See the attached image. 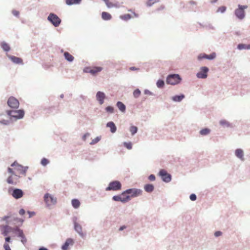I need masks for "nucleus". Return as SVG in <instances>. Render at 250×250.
I'll list each match as a JSON object with an SVG mask.
<instances>
[{
  "instance_id": "nucleus-13",
  "label": "nucleus",
  "mask_w": 250,
  "mask_h": 250,
  "mask_svg": "<svg viewBox=\"0 0 250 250\" xmlns=\"http://www.w3.org/2000/svg\"><path fill=\"white\" fill-rule=\"evenodd\" d=\"M159 175L161 176L163 180L165 182H169L171 179V175L167 173L164 169H162L160 171Z\"/></svg>"
},
{
  "instance_id": "nucleus-14",
  "label": "nucleus",
  "mask_w": 250,
  "mask_h": 250,
  "mask_svg": "<svg viewBox=\"0 0 250 250\" xmlns=\"http://www.w3.org/2000/svg\"><path fill=\"white\" fill-rule=\"evenodd\" d=\"M105 98V94L101 91H99L96 94V99L99 102L100 104L102 105L104 103V100Z\"/></svg>"
},
{
  "instance_id": "nucleus-4",
  "label": "nucleus",
  "mask_w": 250,
  "mask_h": 250,
  "mask_svg": "<svg viewBox=\"0 0 250 250\" xmlns=\"http://www.w3.org/2000/svg\"><path fill=\"white\" fill-rule=\"evenodd\" d=\"M238 7L235 10V15L240 20H242L245 18V9L248 8L247 5H238Z\"/></svg>"
},
{
  "instance_id": "nucleus-46",
  "label": "nucleus",
  "mask_w": 250,
  "mask_h": 250,
  "mask_svg": "<svg viewBox=\"0 0 250 250\" xmlns=\"http://www.w3.org/2000/svg\"><path fill=\"white\" fill-rule=\"evenodd\" d=\"M49 163V161L46 158H43L41 161V164L42 166H46Z\"/></svg>"
},
{
  "instance_id": "nucleus-35",
  "label": "nucleus",
  "mask_w": 250,
  "mask_h": 250,
  "mask_svg": "<svg viewBox=\"0 0 250 250\" xmlns=\"http://www.w3.org/2000/svg\"><path fill=\"white\" fill-rule=\"evenodd\" d=\"M132 18V16L129 14H124L120 16V18L123 20L127 21Z\"/></svg>"
},
{
  "instance_id": "nucleus-30",
  "label": "nucleus",
  "mask_w": 250,
  "mask_h": 250,
  "mask_svg": "<svg viewBox=\"0 0 250 250\" xmlns=\"http://www.w3.org/2000/svg\"><path fill=\"white\" fill-rule=\"evenodd\" d=\"M82 0H65L66 4L71 5L72 4H77L80 3Z\"/></svg>"
},
{
  "instance_id": "nucleus-29",
  "label": "nucleus",
  "mask_w": 250,
  "mask_h": 250,
  "mask_svg": "<svg viewBox=\"0 0 250 250\" xmlns=\"http://www.w3.org/2000/svg\"><path fill=\"white\" fill-rule=\"evenodd\" d=\"M65 59L69 62H72L74 60V57L68 52H65L64 53Z\"/></svg>"
},
{
  "instance_id": "nucleus-22",
  "label": "nucleus",
  "mask_w": 250,
  "mask_h": 250,
  "mask_svg": "<svg viewBox=\"0 0 250 250\" xmlns=\"http://www.w3.org/2000/svg\"><path fill=\"white\" fill-rule=\"evenodd\" d=\"M75 230L82 236H84V234L83 232L82 231V228L81 226L78 224V223H75Z\"/></svg>"
},
{
  "instance_id": "nucleus-5",
  "label": "nucleus",
  "mask_w": 250,
  "mask_h": 250,
  "mask_svg": "<svg viewBox=\"0 0 250 250\" xmlns=\"http://www.w3.org/2000/svg\"><path fill=\"white\" fill-rule=\"evenodd\" d=\"M11 175L9 176L7 179V182L9 184L16 185L20 182L21 176L15 174L14 172H9Z\"/></svg>"
},
{
  "instance_id": "nucleus-61",
  "label": "nucleus",
  "mask_w": 250,
  "mask_h": 250,
  "mask_svg": "<svg viewBox=\"0 0 250 250\" xmlns=\"http://www.w3.org/2000/svg\"><path fill=\"white\" fill-rule=\"evenodd\" d=\"M88 135H89V134H88V133H86V134H84V135H83V140H84V141H85V139H86V136H88Z\"/></svg>"
},
{
  "instance_id": "nucleus-63",
  "label": "nucleus",
  "mask_w": 250,
  "mask_h": 250,
  "mask_svg": "<svg viewBox=\"0 0 250 250\" xmlns=\"http://www.w3.org/2000/svg\"><path fill=\"white\" fill-rule=\"evenodd\" d=\"M145 93L146 94H149V93H150V92L148 90H146L145 91Z\"/></svg>"
},
{
  "instance_id": "nucleus-48",
  "label": "nucleus",
  "mask_w": 250,
  "mask_h": 250,
  "mask_svg": "<svg viewBox=\"0 0 250 250\" xmlns=\"http://www.w3.org/2000/svg\"><path fill=\"white\" fill-rule=\"evenodd\" d=\"M189 198L191 201H195L196 199V196L194 194H192L190 195Z\"/></svg>"
},
{
  "instance_id": "nucleus-24",
  "label": "nucleus",
  "mask_w": 250,
  "mask_h": 250,
  "mask_svg": "<svg viewBox=\"0 0 250 250\" xmlns=\"http://www.w3.org/2000/svg\"><path fill=\"white\" fill-rule=\"evenodd\" d=\"M106 125L110 128V131L112 133H114L116 131V127L113 122H109Z\"/></svg>"
},
{
  "instance_id": "nucleus-6",
  "label": "nucleus",
  "mask_w": 250,
  "mask_h": 250,
  "mask_svg": "<svg viewBox=\"0 0 250 250\" xmlns=\"http://www.w3.org/2000/svg\"><path fill=\"white\" fill-rule=\"evenodd\" d=\"M122 185L118 181H114L109 184L108 187L106 188V191L109 190H119L121 189Z\"/></svg>"
},
{
  "instance_id": "nucleus-37",
  "label": "nucleus",
  "mask_w": 250,
  "mask_h": 250,
  "mask_svg": "<svg viewBox=\"0 0 250 250\" xmlns=\"http://www.w3.org/2000/svg\"><path fill=\"white\" fill-rule=\"evenodd\" d=\"M112 199H113V200L114 201H120V202H121L122 203H123V202H124L125 201L124 199L122 200L121 194L119 195L114 196L113 197Z\"/></svg>"
},
{
  "instance_id": "nucleus-1",
  "label": "nucleus",
  "mask_w": 250,
  "mask_h": 250,
  "mask_svg": "<svg viewBox=\"0 0 250 250\" xmlns=\"http://www.w3.org/2000/svg\"><path fill=\"white\" fill-rule=\"evenodd\" d=\"M11 168L9 167L8 171L9 172H14L15 174L21 175L25 176L27 171V167H23V166L19 165L17 162H15L11 165Z\"/></svg>"
},
{
  "instance_id": "nucleus-43",
  "label": "nucleus",
  "mask_w": 250,
  "mask_h": 250,
  "mask_svg": "<svg viewBox=\"0 0 250 250\" xmlns=\"http://www.w3.org/2000/svg\"><path fill=\"white\" fill-rule=\"evenodd\" d=\"M101 140L100 137H97L94 139L92 140L91 142L90 143V145H94L96 143H97L100 140Z\"/></svg>"
},
{
  "instance_id": "nucleus-3",
  "label": "nucleus",
  "mask_w": 250,
  "mask_h": 250,
  "mask_svg": "<svg viewBox=\"0 0 250 250\" xmlns=\"http://www.w3.org/2000/svg\"><path fill=\"white\" fill-rule=\"evenodd\" d=\"M181 79L178 74H172L167 76V83L168 84L175 85L178 84L181 81Z\"/></svg>"
},
{
  "instance_id": "nucleus-15",
  "label": "nucleus",
  "mask_w": 250,
  "mask_h": 250,
  "mask_svg": "<svg viewBox=\"0 0 250 250\" xmlns=\"http://www.w3.org/2000/svg\"><path fill=\"white\" fill-rule=\"evenodd\" d=\"M216 57L215 53H212L210 55H207L205 54H201L199 55L198 57V60H201L203 59H207L208 60H212L214 59Z\"/></svg>"
},
{
  "instance_id": "nucleus-55",
  "label": "nucleus",
  "mask_w": 250,
  "mask_h": 250,
  "mask_svg": "<svg viewBox=\"0 0 250 250\" xmlns=\"http://www.w3.org/2000/svg\"><path fill=\"white\" fill-rule=\"evenodd\" d=\"M19 213L21 215H23L25 213V210L23 209H21L19 211Z\"/></svg>"
},
{
  "instance_id": "nucleus-56",
  "label": "nucleus",
  "mask_w": 250,
  "mask_h": 250,
  "mask_svg": "<svg viewBox=\"0 0 250 250\" xmlns=\"http://www.w3.org/2000/svg\"><path fill=\"white\" fill-rule=\"evenodd\" d=\"M10 216H4L3 217V218H1V221H7V220L10 217Z\"/></svg>"
},
{
  "instance_id": "nucleus-2",
  "label": "nucleus",
  "mask_w": 250,
  "mask_h": 250,
  "mask_svg": "<svg viewBox=\"0 0 250 250\" xmlns=\"http://www.w3.org/2000/svg\"><path fill=\"white\" fill-rule=\"evenodd\" d=\"M7 114L11 117L15 118L17 119H21L24 115V111L23 110L20 109L17 110H7Z\"/></svg>"
},
{
  "instance_id": "nucleus-33",
  "label": "nucleus",
  "mask_w": 250,
  "mask_h": 250,
  "mask_svg": "<svg viewBox=\"0 0 250 250\" xmlns=\"http://www.w3.org/2000/svg\"><path fill=\"white\" fill-rule=\"evenodd\" d=\"M1 46L3 50L5 51H8L10 49V47L8 43L5 42H2L1 43Z\"/></svg>"
},
{
  "instance_id": "nucleus-19",
  "label": "nucleus",
  "mask_w": 250,
  "mask_h": 250,
  "mask_svg": "<svg viewBox=\"0 0 250 250\" xmlns=\"http://www.w3.org/2000/svg\"><path fill=\"white\" fill-rule=\"evenodd\" d=\"M9 58L14 63L16 64H23L22 60L19 57L14 56H9Z\"/></svg>"
},
{
  "instance_id": "nucleus-60",
  "label": "nucleus",
  "mask_w": 250,
  "mask_h": 250,
  "mask_svg": "<svg viewBox=\"0 0 250 250\" xmlns=\"http://www.w3.org/2000/svg\"><path fill=\"white\" fill-rule=\"evenodd\" d=\"M165 8L164 6L162 5L160 6V7L158 9V10H163Z\"/></svg>"
},
{
  "instance_id": "nucleus-59",
  "label": "nucleus",
  "mask_w": 250,
  "mask_h": 250,
  "mask_svg": "<svg viewBox=\"0 0 250 250\" xmlns=\"http://www.w3.org/2000/svg\"><path fill=\"white\" fill-rule=\"evenodd\" d=\"M126 228V227L125 226H122L119 229V230L121 231V230H123L124 229H125Z\"/></svg>"
},
{
  "instance_id": "nucleus-42",
  "label": "nucleus",
  "mask_w": 250,
  "mask_h": 250,
  "mask_svg": "<svg viewBox=\"0 0 250 250\" xmlns=\"http://www.w3.org/2000/svg\"><path fill=\"white\" fill-rule=\"evenodd\" d=\"M124 145L128 149H131L132 148V143L131 142H125Z\"/></svg>"
},
{
  "instance_id": "nucleus-12",
  "label": "nucleus",
  "mask_w": 250,
  "mask_h": 250,
  "mask_svg": "<svg viewBox=\"0 0 250 250\" xmlns=\"http://www.w3.org/2000/svg\"><path fill=\"white\" fill-rule=\"evenodd\" d=\"M44 201L48 206L54 205L56 203V199L48 193L45 194L44 196Z\"/></svg>"
},
{
  "instance_id": "nucleus-62",
  "label": "nucleus",
  "mask_w": 250,
  "mask_h": 250,
  "mask_svg": "<svg viewBox=\"0 0 250 250\" xmlns=\"http://www.w3.org/2000/svg\"><path fill=\"white\" fill-rule=\"evenodd\" d=\"M8 121H6L5 122V121H1V123L3 124H5V125H7L8 124Z\"/></svg>"
},
{
  "instance_id": "nucleus-10",
  "label": "nucleus",
  "mask_w": 250,
  "mask_h": 250,
  "mask_svg": "<svg viewBox=\"0 0 250 250\" xmlns=\"http://www.w3.org/2000/svg\"><path fill=\"white\" fill-rule=\"evenodd\" d=\"M103 68L101 67H86L84 69V71L86 73H89L93 75H96L98 73L101 71Z\"/></svg>"
},
{
  "instance_id": "nucleus-34",
  "label": "nucleus",
  "mask_w": 250,
  "mask_h": 250,
  "mask_svg": "<svg viewBox=\"0 0 250 250\" xmlns=\"http://www.w3.org/2000/svg\"><path fill=\"white\" fill-rule=\"evenodd\" d=\"M210 132V130L209 129L205 128L200 130V134L202 136H204L208 134Z\"/></svg>"
},
{
  "instance_id": "nucleus-16",
  "label": "nucleus",
  "mask_w": 250,
  "mask_h": 250,
  "mask_svg": "<svg viewBox=\"0 0 250 250\" xmlns=\"http://www.w3.org/2000/svg\"><path fill=\"white\" fill-rule=\"evenodd\" d=\"M23 192L22 190L20 189H15L13 190L12 193V196L16 199H19L22 197Z\"/></svg>"
},
{
  "instance_id": "nucleus-54",
  "label": "nucleus",
  "mask_w": 250,
  "mask_h": 250,
  "mask_svg": "<svg viewBox=\"0 0 250 250\" xmlns=\"http://www.w3.org/2000/svg\"><path fill=\"white\" fill-rule=\"evenodd\" d=\"M129 69L130 70V71H134V70H138L139 69L138 68H136L135 67H134V66H132V67H130Z\"/></svg>"
},
{
  "instance_id": "nucleus-40",
  "label": "nucleus",
  "mask_w": 250,
  "mask_h": 250,
  "mask_svg": "<svg viewBox=\"0 0 250 250\" xmlns=\"http://www.w3.org/2000/svg\"><path fill=\"white\" fill-rule=\"evenodd\" d=\"M164 85V82L163 80H159L157 82V86L159 88H161Z\"/></svg>"
},
{
  "instance_id": "nucleus-26",
  "label": "nucleus",
  "mask_w": 250,
  "mask_h": 250,
  "mask_svg": "<svg viewBox=\"0 0 250 250\" xmlns=\"http://www.w3.org/2000/svg\"><path fill=\"white\" fill-rule=\"evenodd\" d=\"M117 106L119 109V110L122 112H125V105L122 103L121 102H118L117 103Z\"/></svg>"
},
{
  "instance_id": "nucleus-58",
  "label": "nucleus",
  "mask_w": 250,
  "mask_h": 250,
  "mask_svg": "<svg viewBox=\"0 0 250 250\" xmlns=\"http://www.w3.org/2000/svg\"><path fill=\"white\" fill-rule=\"evenodd\" d=\"M5 239L6 242H9L10 241L11 238H10V237L8 236V237H6Z\"/></svg>"
},
{
  "instance_id": "nucleus-64",
  "label": "nucleus",
  "mask_w": 250,
  "mask_h": 250,
  "mask_svg": "<svg viewBox=\"0 0 250 250\" xmlns=\"http://www.w3.org/2000/svg\"><path fill=\"white\" fill-rule=\"evenodd\" d=\"M39 250H48L45 248H41Z\"/></svg>"
},
{
  "instance_id": "nucleus-28",
  "label": "nucleus",
  "mask_w": 250,
  "mask_h": 250,
  "mask_svg": "<svg viewBox=\"0 0 250 250\" xmlns=\"http://www.w3.org/2000/svg\"><path fill=\"white\" fill-rule=\"evenodd\" d=\"M237 48L239 50L250 49V44L240 43L238 45Z\"/></svg>"
},
{
  "instance_id": "nucleus-47",
  "label": "nucleus",
  "mask_w": 250,
  "mask_h": 250,
  "mask_svg": "<svg viewBox=\"0 0 250 250\" xmlns=\"http://www.w3.org/2000/svg\"><path fill=\"white\" fill-rule=\"evenodd\" d=\"M220 125H226V126H229V123L225 120H221L220 121Z\"/></svg>"
},
{
  "instance_id": "nucleus-7",
  "label": "nucleus",
  "mask_w": 250,
  "mask_h": 250,
  "mask_svg": "<svg viewBox=\"0 0 250 250\" xmlns=\"http://www.w3.org/2000/svg\"><path fill=\"white\" fill-rule=\"evenodd\" d=\"M47 19L55 27L59 26L61 22V20L58 17V16L53 13L49 14Z\"/></svg>"
},
{
  "instance_id": "nucleus-8",
  "label": "nucleus",
  "mask_w": 250,
  "mask_h": 250,
  "mask_svg": "<svg viewBox=\"0 0 250 250\" xmlns=\"http://www.w3.org/2000/svg\"><path fill=\"white\" fill-rule=\"evenodd\" d=\"M125 192L127 193L128 195H129L131 199V198L141 195L142 193V191L140 189L130 188L126 190Z\"/></svg>"
},
{
  "instance_id": "nucleus-36",
  "label": "nucleus",
  "mask_w": 250,
  "mask_h": 250,
  "mask_svg": "<svg viewBox=\"0 0 250 250\" xmlns=\"http://www.w3.org/2000/svg\"><path fill=\"white\" fill-rule=\"evenodd\" d=\"M13 230L18 232V235L19 237H21L24 235L23 231L21 229H19L18 227L13 229Z\"/></svg>"
},
{
  "instance_id": "nucleus-50",
  "label": "nucleus",
  "mask_w": 250,
  "mask_h": 250,
  "mask_svg": "<svg viewBox=\"0 0 250 250\" xmlns=\"http://www.w3.org/2000/svg\"><path fill=\"white\" fill-rule=\"evenodd\" d=\"M148 179L151 181H154L155 180V175L153 174H151L149 176Z\"/></svg>"
},
{
  "instance_id": "nucleus-39",
  "label": "nucleus",
  "mask_w": 250,
  "mask_h": 250,
  "mask_svg": "<svg viewBox=\"0 0 250 250\" xmlns=\"http://www.w3.org/2000/svg\"><path fill=\"white\" fill-rule=\"evenodd\" d=\"M140 94H141V91L138 89L135 90L133 92V96L135 98L139 97L140 96Z\"/></svg>"
},
{
  "instance_id": "nucleus-53",
  "label": "nucleus",
  "mask_w": 250,
  "mask_h": 250,
  "mask_svg": "<svg viewBox=\"0 0 250 250\" xmlns=\"http://www.w3.org/2000/svg\"><path fill=\"white\" fill-rule=\"evenodd\" d=\"M12 13L14 15L18 16L19 15V12L17 10H13Z\"/></svg>"
},
{
  "instance_id": "nucleus-45",
  "label": "nucleus",
  "mask_w": 250,
  "mask_h": 250,
  "mask_svg": "<svg viewBox=\"0 0 250 250\" xmlns=\"http://www.w3.org/2000/svg\"><path fill=\"white\" fill-rule=\"evenodd\" d=\"M226 7L224 6H220L217 9V12L224 13L226 10Z\"/></svg>"
},
{
  "instance_id": "nucleus-38",
  "label": "nucleus",
  "mask_w": 250,
  "mask_h": 250,
  "mask_svg": "<svg viewBox=\"0 0 250 250\" xmlns=\"http://www.w3.org/2000/svg\"><path fill=\"white\" fill-rule=\"evenodd\" d=\"M138 130V128L136 126H131L130 128V131L131 132L132 135L135 134Z\"/></svg>"
},
{
  "instance_id": "nucleus-51",
  "label": "nucleus",
  "mask_w": 250,
  "mask_h": 250,
  "mask_svg": "<svg viewBox=\"0 0 250 250\" xmlns=\"http://www.w3.org/2000/svg\"><path fill=\"white\" fill-rule=\"evenodd\" d=\"M5 250H11L9 245L7 243H5L3 245Z\"/></svg>"
},
{
  "instance_id": "nucleus-57",
  "label": "nucleus",
  "mask_w": 250,
  "mask_h": 250,
  "mask_svg": "<svg viewBox=\"0 0 250 250\" xmlns=\"http://www.w3.org/2000/svg\"><path fill=\"white\" fill-rule=\"evenodd\" d=\"M189 3L192 5H195L196 4V2L192 0L190 1Z\"/></svg>"
},
{
  "instance_id": "nucleus-52",
  "label": "nucleus",
  "mask_w": 250,
  "mask_h": 250,
  "mask_svg": "<svg viewBox=\"0 0 250 250\" xmlns=\"http://www.w3.org/2000/svg\"><path fill=\"white\" fill-rule=\"evenodd\" d=\"M214 235L216 237H218L222 235V232L220 231H218L215 232Z\"/></svg>"
},
{
  "instance_id": "nucleus-18",
  "label": "nucleus",
  "mask_w": 250,
  "mask_h": 250,
  "mask_svg": "<svg viewBox=\"0 0 250 250\" xmlns=\"http://www.w3.org/2000/svg\"><path fill=\"white\" fill-rule=\"evenodd\" d=\"M0 228H1V231H2V234L4 236H7L8 234V233L10 231V230L12 229V228L10 227H9L7 225H3L1 226Z\"/></svg>"
},
{
  "instance_id": "nucleus-23",
  "label": "nucleus",
  "mask_w": 250,
  "mask_h": 250,
  "mask_svg": "<svg viewBox=\"0 0 250 250\" xmlns=\"http://www.w3.org/2000/svg\"><path fill=\"white\" fill-rule=\"evenodd\" d=\"M121 195L122 200L124 199V200H125L124 202H123V203L127 202L130 200V197L129 195H128L127 193L125 192V191L123 192Z\"/></svg>"
},
{
  "instance_id": "nucleus-44",
  "label": "nucleus",
  "mask_w": 250,
  "mask_h": 250,
  "mask_svg": "<svg viewBox=\"0 0 250 250\" xmlns=\"http://www.w3.org/2000/svg\"><path fill=\"white\" fill-rule=\"evenodd\" d=\"M158 0H148L146 2V4L148 6H150L154 3L158 2Z\"/></svg>"
},
{
  "instance_id": "nucleus-20",
  "label": "nucleus",
  "mask_w": 250,
  "mask_h": 250,
  "mask_svg": "<svg viewBox=\"0 0 250 250\" xmlns=\"http://www.w3.org/2000/svg\"><path fill=\"white\" fill-rule=\"evenodd\" d=\"M235 155L242 161L244 160L243 151L241 149H237L235 152Z\"/></svg>"
},
{
  "instance_id": "nucleus-17",
  "label": "nucleus",
  "mask_w": 250,
  "mask_h": 250,
  "mask_svg": "<svg viewBox=\"0 0 250 250\" xmlns=\"http://www.w3.org/2000/svg\"><path fill=\"white\" fill-rule=\"evenodd\" d=\"M74 241L71 238H68L66 239L65 243L62 246V250H67L69 246L73 245Z\"/></svg>"
},
{
  "instance_id": "nucleus-31",
  "label": "nucleus",
  "mask_w": 250,
  "mask_h": 250,
  "mask_svg": "<svg viewBox=\"0 0 250 250\" xmlns=\"http://www.w3.org/2000/svg\"><path fill=\"white\" fill-rule=\"evenodd\" d=\"M185 98V96L183 94H181L179 96H175L172 97L173 101L175 102H180Z\"/></svg>"
},
{
  "instance_id": "nucleus-41",
  "label": "nucleus",
  "mask_w": 250,
  "mask_h": 250,
  "mask_svg": "<svg viewBox=\"0 0 250 250\" xmlns=\"http://www.w3.org/2000/svg\"><path fill=\"white\" fill-rule=\"evenodd\" d=\"M105 111L107 112L112 113L114 112V108L111 106H108L105 108Z\"/></svg>"
},
{
  "instance_id": "nucleus-27",
  "label": "nucleus",
  "mask_w": 250,
  "mask_h": 250,
  "mask_svg": "<svg viewBox=\"0 0 250 250\" xmlns=\"http://www.w3.org/2000/svg\"><path fill=\"white\" fill-rule=\"evenodd\" d=\"M144 189L147 192H151L154 189V186L152 184H147L144 186Z\"/></svg>"
},
{
  "instance_id": "nucleus-9",
  "label": "nucleus",
  "mask_w": 250,
  "mask_h": 250,
  "mask_svg": "<svg viewBox=\"0 0 250 250\" xmlns=\"http://www.w3.org/2000/svg\"><path fill=\"white\" fill-rule=\"evenodd\" d=\"M8 105L12 108H18L20 103L19 101L14 97H10L7 101Z\"/></svg>"
},
{
  "instance_id": "nucleus-49",
  "label": "nucleus",
  "mask_w": 250,
  "mask_h": 250,
  "mask_svg": "<svg viewBox=\"0 0 250 250\" xmlns=\"http://www.w3.org/2000/svg\"><path fill=\"white\" fill-rule=\"evenodd\" d=\"M21 242L23 244H25L27 242V240H26V238L25 237L24 235L23 236L21 237Z\"/></svg>"
},
{
  "instance_id": "nucleus-32",
  "label": "nucleus",
  "mask_w": 250,
  "mask_h": 250,
  "mask_svg": "<svg viewBox=\"0 0 250 250\" xmlns=\"http://www.w3.org/2000/svg\"><path fill=\"white\" fill-rule=\"evenodd\" d=\"M72 205L75 208H78L80 206V201L76 199H73L71 201Z\"/></svg>"
},
{
  "instance_id": "nucleus-25",
  "label": "nucleus",
  "mask_w": 250,
  "mask_h": 250,
  "mask_svg": "<svg viewBox=\"0 0 250 250\" xmlns=\"http://www.w3.org/2000/svg\"><path fill=\"white\" fill-rule=\"evenodd\" d=\"M102 18L103 20L107 21L111 20L112 16L109 13L106 12H103L102 13Z\"/></svg>"
},
{
  "instance_id": "nucleus-21",
  "label": "nucleus",
  "mask_w": 250,
  "mask_h": 250,
  "mask_svg": "<svg viewBox=\"0 0 250 250\" xmlns=\"http://www.w3.org/2000/svg\"><path fill=\"white\" fill-rule=\"evenodd\" d=\"M104 2L105 3L106 6L108 8H112V7H116L118 8L119 7V5L117 3H113L111 1H110L109 0H103Z\"/></svg>"
},
{
  "instance_id": "nucleus-11",
  "label": "nucleus",
  "mask_w": 250,
  "mask_h": 250,
  "mask_svg": "<svg viewBox=\"0 0 250 250\" xmlns=\"http://www.w3.org/2000/svg\"><path fill=\"white\" fill-rule=\"evenodd\" d=\"M208 68L206 66L202 67L200 71L197 73V77L200 79H205L208 76Z\"/></svg>"
}]
</instances>
